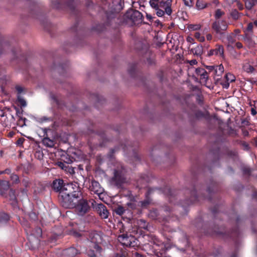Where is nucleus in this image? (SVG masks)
<instances>
[{
  "label": "nucleus",
  "instance_id": "60",
  "mask_svg": "<svg viewBox=\"0 0 257 257\" xmlns=\"http://www.w3.org/2000/svg\"><path fill=\"white\" fill-rule=\"evenodd\" d=\"M0 195L3 196L4 195L3 191L0 189Z\"/></svg>",
  "mask_w": 257,
  "mask_h": 257
},
{
  "label": "nucleus",
  "instance_id": "61",
  "mask_svg": "<svg viewBox=\"0 0 257 257\" xmlns=\"http://www.w3.org/2000/svg\"><path fill=\"white\" fill-rule=\"evenodd\" d=\"M212 66H208L207 67L210 70H213V68L212 67H211Z\"/></svg>",
  "mask_w": 257,
  "mask_h": 257
},
{
  "label": "nucleus",
  "instance_id": "5",
  "mask_svg": "<svg viewBox=\"0 0 257 257\" xmlns=\"http://www.w3.org/2000/svg\"><path fill=\"white\" fill-rule=\"evenodd\" d=\"M172 1H168L167 2H161L160 3L157 2L155 0H150V4L152 8L156 10L159 7L164 9L165 11L166 14L168 15H171L172 12L171 6Z\"/></svg>",
  "mask_w": 257,
  "mask_h": 257
},
{
  "label": "nucleus",
  "instance_id": "46",
  "mask_svg": "<svg viewBox=\"0 0 257 257\" xmlns=\"http://www.w3.org/2000/svg\"><path fill=\"white\" fill-rule=\"evenodd\" d=\"M236 46L237 48L240 49V48H241L242 47V45L241 43L240 42H237L236 43Z\"/></svg>",
  "mask_w": 257,
  "mask_h": 257
},
{
  "label": "nucleus",
  "instance_id": "57",
  "mask_svg": "<svg viewBox=\"0 0 257 257\" xmlns=\"http://www.w3.org/2000/svg\"><path fill=\"white\" fill-rule=\"evenodd\" d=\"M116 257H125V256L124 255H123V254H117L116 255Z\"/></svg>",
  "mask_w": 257,
  "mask_h": 257
},
{
  "label": "nucleus",
  "instance_id": "44",
  "mask_svg": "<svg viewBox=\"0 0 257 257\" xmlns=\"http://www.w3.org/2000/svg\"><path fill=\"white\" fill-rule=\"evenodd\" d=\"M167 191V194L168 195H172V191L170 188H166L165 192Z\"/></svg>",
  "mask_w": 257,
  "mask_h": 257
},
{
  "label": "nucleus",
  "instance_id": "7",
  "mask_svg": "<svg viewBox=\"0 0 257 257\" xmlns=\"http://www.w3.org/2000/svg\"><path fill=\"white\" fill-rule=\"evenodd\" d=\"M89 189L91 192L98 195L99 197L104 192V189L100 184L95 180L91 181Z\"/></svg>",
  "mask_w": 257,
  "mask_h": 257
},
{
  "label": "nucleus",
  "instance_id": "8",
  "mask_svg": "<svg viewBox=\"0 0 257 257\" xmlns=\"http://www.w3.org/2000/svg\"><path fill=\"white\" fill-rule=\"evenodd\" d=\"M133 236H128L126 234H122L118 236V241L124 246H130L132 245V242L134 241Z\"/></svg>",
  "mask_w": 257,
  "mask_h": 257
},
{
  "label": "nucleus",
  "instance_id": "22",
  "mask_svg": "<svg viewBox=\"0 0 257 257\" xmlns=\"http://www.w3.org/2000/svg\"><path fill=\"white\" fill-rule=\"evenodd\" d=\"M10 179L13 184H17L20 182L19 177L16 174H12L10 176Z\"/></svg>",
  "mask_w": 257,
  "mask_h": 257
},
{
  "label": "nucleus",
  "instance_id": "51",
  "mask_svg": "<svg viewBox=\"0 0 257 257\" xmlns=\"http://www.w3.org/2000/svg\"><path fill=\"white\" fill-rule=\"evenodd\" d=\"M146 17L147 18L148 20H151L153 18V17H152V16L150 14H147L146 15Z\"/></svg>",
  "mask_w": 257,
  "mask_h": 257
},
{
  "label": "nucleus",
  "instance_id": "32",
  "mask_svg": "<svg viewBox=\"0 0 257 257\" xmlns=\"http://www.w3.org/2000/svg\"><path fill=\"white\" fill-rule=\"evenodd\" d=\"M253 28V24L252 23H250L247 25V27L245 30V32H251L252 31Z\"/></svg>",
  "mask_w": 257,
  "mask_h": 257
},
{
  "label": "nucleus",
  "instance_id": "15",
  "mask_svg": "<svg viewBox=\"0 0 257 257\" xmlns=\"http://www.w3.org/2000/svg\"><path fill=\"white\" fill-rule=\"evenodd\" d=\"M211 67L213 68L216 75L217 76L221 75L224 72V67L222 64L218 66H212Z\"/></svg>",
  "mask_w": 257,
  "mask_h": 257
},
{
  "label": "nucleus",
  "instance_id": "62",
  "mask_svg": "<svg viewBox=\"0 0 257 257\" xmlns=\"http://www.w3.org/2000/svg\"><path fill=\"white\" fill-rule=\"evenodd\" d=\"M5 173H3V171H1L0 172V174H4Z\"/></svg>",
  "mask_w": 257,
  "mask_h": 257
},
{
  "label": "nucleus",
  "instance_id": "3",
  "mask_svg": "<svg viewBox=\"0 0 257 257\" xmlns=\"http://www.w3.org/2000/svg\"><path fill=\"white\" fill-rule=\"evenodd\" d=\"M228 25L225 20H215L212 24V29L215 34L220 36V38L225 34Z\"/></svg>",
  "mask_w": 257,
  "mask_h": 257
},
{
  "label": "nucleus",
  "instance_id": "52",
  "mask_svg": "<svg viewBox=\"0 0 257 257\" xmlns=\"http://www.w3.org/2000/svg\"><path fill=\"white\" fill-rule=\"evenodd\" d=\"M37 231L38 232V236H41L42 233V230L40 228H38L37 229Z\"/></svg>",
  "mask_w": 257,
  "mask_h": 257
},
{
  "label": "nucleus",
  "instance_id": "30",
  "mask_svg": "<svg viewBox=\"0 0 257 257\" xmlns=\"http://www.w3.org/2000/svg\"><path fill=\"white\" fill-rule=\"evenodd\" d=\"M231 17L235 20L239 18V13L236 10H233L231 13Z\"/></svg>",
  "mask_w": 257,
  "mask_h": 257
},
{
  "label": "nucleus",
  "instance_id": "43",
  "mask_svg": "<svg viewBox=\"0 0 257 257\" xmlns=\"http://www.w3.org/2000/svg\"><path fill=\"white\" fill-rule=\"evenodd\" d=\"M141 222L144 224V225L143 226H142V227L145 229H147V225H146V222L145 220H141Z\"/></svg>",
  "mask_w": 257,
  "mask_h": 257
},
{
  "label": "nucleus",
  "instance_id": "12",
  "mask_svg": "<svg viewBox=\"0 0 257 257\" xmlns=\"http://www.w3.org/2000/svg\"><path fill=\"white\" fill-rule=\"evenodd\" d=\"M190 52L194 55L201 57L203 53V47L202 45H197L196 47L192 48Z\"/></svg>",
  "mask_w": 257,
  "mask_h": 257
},
{
  "label": "nucleus",
  "instance_id": "40",
  "mask_svg": "<svg viewBox=\"0 0 257 257\" xmlns=\"http://www.w3.org/2000/svg\"><path fill=\"white\" fill-rule=\"evenodd\" d=\"M94 247L96 250V251L98 252V253H100L101 248L98 245L95 244Z\"/></svg>",
  "mask_w": 257,
  "mask_h": 257
},
{
  "label": "nucleus",
  "instance_id": "24",
  "mask_svg": "<svg viewBox=\"0 0 257 257\" xmlns=\"http://www.w3.org/2000/svg\"><path fill=\"white\" fill-rule=\"evenodd\" d=\"M17 99L23 107H25L27 105V103L25 99L20 95H18Z\"/></svg>",
  "mask_w": 257,
  "mask_h": 257
},
{
  "label": "nucleus",
  "instance_id": "31",
  "mask_svg": "<svg viewBox=\"0 0 257 257\" xmlns=\"http://www.w3.org/2000/svg\"><path fill=\"white\" fill-rule=\"evenodd\" d=\"M191 203L195 201L197 199V197L196 196V192L195 190H193L191 193Z\"/></svg>",
  "mask_w": 257,
  "mask_h": 257
},
{
  "label": "nucleus",
  "instance_id": "41",
  "mask_svg": "<svg viewBox=\"0 0 257 257\" xmlns=\"http://www.w3.org/2000/svg\"><path fill=\"white\" fill-rule=\"evenodd\" d=\"M188 62L190 64V65H192V66L196 65L197 63V61H196V59H193V60L188 61Z\"/></svg>",
  "mask_w": 257,
  "mask_h": 257
},
{
  "label": "nucleus",
  "instance_id": "23",
  "mask_svg": "<svg viewBox=\"0 0 257 257\" xmlns=\"http://www.w3.org/2000/svg\"><path fill=\"white\" fill-rule=\"evenodd\" d=\"M243 68V70L247 73H251L254 71V68L253 66L247 64L244 65Z\"/></svg>",
  "mask_w": 257,
  "mask_h": 257
},
{
  "label": "nucleus",
  "instance_id": "54",
  "mask_svg": "<svg viewBox=\"0 0 257 257\" xmlns=\"http://www.w3.org/2000/svg\"><path fill=\"white\" fill-rule=\"evenodd\" d=\"M229 86V82H227L226 84H224L223 87L225 88H228Z\"/></svg>",
  "mask_w": 257,
  "mask_h": 257
},
{
  "label": "nucleus",
  "instance_id": "29",
  "mask_svg": "<svg viewBox=\"0 0 257 257\" xmlns=\"http://www.w3.org/2000/svg\"><path fill=\"white\" fill-rule=\"evenodd\" d=\"M124 211L125 210L124 208L122 206H118L115 210V213L119 215H122L124 213Z\"/></svg>",
  "mask_w": 257,
  "mask_h": 257
},
{
  "label": "nucleus",
  "instance_id": "26",
  "mask_svg": "<svg viewBox=\"0 0 257 257\" xmlns=\"http://www.w3.org/2000/svg\"><path fill=\"white\" fill-rule=\"evenodd\" d=\"M156 10V14L158 17H162L164 16L165 11L164 9L161 8V7H159Z\"/></svg>",
  "mask_w": 257,
  "mask_h": 257
},
{
  "label": "nucleus",
  "instance_id": "59",
  "mask_svg": "<svg viewBox=\"0 0 257 257\" xmlns=\"http://www.w3.org/2000/svg\"><path fill=\"white\" fill-rule=\"evenodd\" d=\"M253 25H254L255 26L257 27V21H254L253 23Z\"/></svg>",
  "mask_w": 257,
  "mask_h": 257
},
{
  "label": "nucleus",
  "instance_id": "19",
  "mask_svg": "<svg viewBox=\"0 0 257 257\" xmlns=\"http://www.w3.org/2000/svg\"><path fill=\"white\" fill-rule=\"evenodd\" d=\"M225 15V13L220 9H217L215 11L214 17L216 20H220L219 19Z\"/></svg>",
  "mask_w": 257,
  "mask_h": 257
},
{
  "label": "nucleus",
  "instance_id": "39",
  "mask_svg": "<svg viewBox=\"0 0 257 257\" xmlns=\"http://www.w3.org/2000/svg\"><path fill=\"white\" fill-rule=\"evenodd\" d=\"M22 183L26 187H27L29 184V181L28 179H24L22 181Z\"/></svg>",
  "mask_w": 257,
  "mask_h": 257
},
{
  "label": "nucleus",
  "instance_id": "63",
  "mask_svg": "<svg viewBox=\"0 0 257 257\" xmlns=\"http://www.w3.org/2000/svg\"><path fill=\"white\" fill-rule=\"evenodd\" d=\"M231 257H236V256H235V255H233L231 256Z\"/></svg>",
  "mask_w": 257,
  "mask_h": 257
},
{
  "label": "nucleus",
  "instance_id": "42",
  "mask_svg": "<svg viewBox=\"0 0 257 257\" xmlns=\"http://www.w3.org/2000/svg\"><path fill=\"white\" fill-rule=\"evenodd\" d=\"M251 114L252 115H255L256 114V111L254 108H251Z\"/></svg>",
  "mask_w": 257,
  "mask_h": 257
},
{
  "label": "nucleus",
  "instance_id": "37",
  "mask_svg": "<svg viewBox=\"0 0 257 257\" xmlns=\"http://www.w3.org/2000/svg\"><path fill=\"white\" fill-rule=\"evenodd\" d=\"M185 6L191 7L192 6V0H183Z\"/></svg>",
  "mask_w": 257,
  "mask_h": 257
},
{
  "label": "nucleus",
  "instance_id": "34",
  "mask_svg": "<svg viewBox=\"0 0 257 257\" xmlns=\"http://www.w3.org/2000/svg\"><path fill=\"white\" fill-rule=\"evenodd\" d=\"M127 205L130 208L134 209L136 208V203L135 202H128V203H127Z\"/></svg>",
  "mask_w": 257,
  "mask_h": 257
},
{
  "label": "nucleus",
  "instance_id": "17",
  "mask_svg": "<svg viewBox=\"0 0 257 257\" xmlns=\"http://www.w3.org/2000/svg\"><path fill=\"white\" fill-rule=\"evenodd\" d=\"M257 4V0H247L245 2V7L246 9L250 10Z\"/></svg>",
  "mask_w": 257,
  "mask_h": 257
},
{
  "label": "nucleus",
  "instance_id": "53",
  "mask_svg": "<svg viewBox=\"0 0 257 257\" xmlns=\"http://www.w3.org/2000/svg\"><path fill=\"white\" fill-rule=\"evenodd\" d=\"M42 121H47L50 120V118H48L47 117H43L41 118Z\"/></svg>",
  "mask_w": 257,
  "mask_h": 257
},
{
  "label": "nucleus",
  "instance_id": "9",
  "mask_svg": "<svg viewBox=\"0 0 257 257\" xmlns=\"http://www.w3.org/2000/svg\"><path fill=\"white\" fill-rule=\"evenodd\" d=\"M97 213L102 219H106L108 217L109 212L106 207L103 204H98L95 207Z\"/></svg>",
  "mask_w": 257,
  "mask_h": 257
},
{
  "label": "nucleus",
  "instance_id": "35",
  "mask_svg": "<svg viewBox=\"0 0 257 257\" xmlns=\"http://www.w3.org/2000/svg\"><path fill=\"white\" fill-rule=\"evenodd\" d=\"M57 164L61 169H62L63 170H66L67 166L64 163L61 162H58L57 163Z\"/></svg>",
  "mask_w": 257,
  "mask_h": 257
},
{
  "label": "nucleus",
  "instance_id": "14",
  "mask_svg": "<svg viewBox=\"0 0 257 257\" xmlns=\"http://www.w3.org/2000/svg\"><path fill=\"white\" fill-rule=\"evenodd\" d=\"M10 200L11 201V204L16 207L17 204L16 196L15 195V192L13 190H11L9 193Z\"/></svg>",
  "mask_w": 257,
  "mask_h": 257
},
{
  "label": "nucleus",
  "instance_id": "4",
  "mask_svg": "<svg viewBox=\"0 0 257 257\" xmlns=\"http://www.w3.org/2000/svg\"><path fill=\"white\" fill-rule=\"evenodd\" d=\"M81 196V195L80 197H77V200L74 201L76 202L75 206L71 207V208H76L78 214L80 215H83L88 211L89 206L86 199H79Z\"/></svg>",
  "mask_w": 257,
  "mask_h": 257
},
{
  "label": "nucleus",
  "instance_id": "25",
  "mask_svg": "<svg viewBox=\"0 0 257 257\" xmlns=\"http://www.w3.org/2000/svg\"><path fill=\"white\" fill-rule=\"evenodd\" d=\"M150 203V201L149 199H146L144 201H139L138 205L141 206L143 208L146 207Z\"/></svg>",
  "mask_w": 257,
  "mask_h": 257
},
{
  "label": "nucleus",
  "instance_id": "11",
  "mask_svg": "<svg viewBox=\"0 0 257 257\" xmlns=\"http://www.w3.org/2000/svg\"><path fill=\"white\" fill-rule=\"evenodd\" d=\"M44 139L42 140L43 144L46 147L52 148L54 146L55 143L53 140H51L48 137L47 134L46 132V129L44 132Z\"/></svg>",
  "mask_w": 257,
  "mask_h": 257
},
{
  "label": "nucleus",
  "instance_id": "36",
  "mask_svg": "<svg viewBox=\"0 0 257 257\" xmlns=\"http://www.w3.org/2000/svg\"><path fill=\"white\" fill-rule=\"evenodd\" d=\"M16 89L18 91V95H20V94L24 90L23 88L20 85L16 86Z\"/></svg>",
  "mask_w": 257,
  "mask_h": 257
},
{
  "label": "nucleus",
  "instance_id": "49",
  "mask_svg": "<svg viewBox=\"0 0 257 257\" xmlns=\"http://www.w3.org/2000/svg\"><path fill=\"white\" fill-rule=\"evenodd\" d=\"M133 257H144V256H142V255L140 254L139 253H137V252H135L133 254Z\"/></svg>",
  "mask_w": 257,
  "mask_h": 257
},
{
  "label": "nucleus",
  "instance_id": "27",
  "mask_svg": "<svg viewBox=\"0 0 257 257\" xmlns=\"http://www.w3.org/2000/svg\"><path fill=\"white\" fill-rule=\"evenodd\" d=\"M225 78L227 82H231L235 80V77L231 73H227L225 75Z\"/></svg>",
  "mask_w": 257,
  "mask_h": 257
},
{
  "label": "nucleus",
  "instance_id": "64",
  "mask_svg": "<svg viewBox=\"0 0 257 257\" xmlns=\"http://www.w3.org/2000/svg\"><path fill=\"white\" fill-rule=\"evenodd\" d=\"M245 147H248V145H245Z\"/></svg>",
  "mask_w": 257,
  "mask_h": 257
},
{
  "label": "nucleus",
  "instance_id": "55",
  "mask_svg": "<svg viewBox=\"0 0 257 257\" xmlns=\"http://www.w3.org/2000/svg\"><path fill=\"white\" fill-rule=\"evenodd\" d=\"M253 198L257 199V192H255L252 195Z\"/></svg>",
  "mask_w": 257,
  "mask_h": 257
},
{
  "label": "nucleus",
  "instance_id": "28",
  "mask_svg": "<svg viewBox=\"0 0 257 257\" xmlns=\"http://www.w3.org/2000/svg\"><path fill=\"white\" fill-rule=\"evenodd\" d=\"M195 37L200 42H203L205 41V38L202 36L199 32H196L194 35Z\"/></svg>",
  "mask_w": 257,
  "mask_h": 257
},
{
  "label": "nucleus",
  "instance_id": "1",
  "mask_svg": "<svg viewBox=\"0 0 257 257\" xmlns=\"http://www.w3.org/2000/svg\"><path fill=\"white\" fill-rule=\"evenodd\" d=\"M52 188L56 192H59L62 204L64 207L75 206L76 202L74 201L82 195L76 182L64 184L62 180L56 179L53 182Z\"/></svg>",
  "mask_w": 257,
  "mask_h": 257
},
{
  "label": "nucleus",
  "instance_id": "18",
  "mask_svg": "<svg viewBox=\"0 0 257 257\" xmlns=\"http://www.w3.org/2000/svg\"><path fill=\"white\" fill-rule=\"evenodd\" d=\"M10 217L7 214L4 212L0 213V226L7 223Z\"/></svg>",
  "mask_w": 257,
  "mask_h": 257
},
{
  "label": "nucleus",
  "instance_id": "6",
  "mask_svg": "<svg viewBox=\"0 0 257 257\" xmlns=\"http://www.w3.org/2000/svg\"><path fill=\"white\" fill-rule=\"evenodd\" d=\"M127 16L135 24H139L142 22L143 15L138 11L131 10L127 13Z\"/></svg>",
  "mask_w": 257,
  "mask_h": 257
},
{
  "label": "nucleus",
  "instance_id": "33",
  "mask_svg": "<svg viewBox=\"0 0 257 257\" xmlns=\"http://www.w3.org/2000/svg\"><path fill=\"white\" fill-rule=\"evenodd\" d=\"M242 172L244 174H248L249 175L251 173V170L248 167H243L242 168Z\"/></svg>",
  "mask_w": 257,
  "mask_h": 257
},
{
  "label": "nucleus",
  "instance_id": "21",
  "mask_svg": "<svg viewBox=\"0 0 257 257\" xmlns=\"http://www.w3.org/2000/svg\"><path fill=\"white\" fill-rule=\"evenodd\" d=\"M206 6V4L203 1L198 0L196 2V7L199 10L205 8Z\"/></svg>",
  "mask_w": 257,
  "mask_h": 257
},
{
  "label": "nucleus",
  "instance_id": "47",
  "mask_svg": "<svg viewBox=\"0 0 257 257\" xmlns=\"http://www.w3.org/2000/svg\"><path fill=\"white\" fill-rule=\"evenodd\" d=\"M11 172V169H6V170H5L4 171H3V173H5L6 174H10V173Z\"/></svg>",
  "mask_w": 257,
  "mask_h": 257
},
{
  "label": "nucleus",
  "instance_id": "16",
  "mask_svg": "<svg viewBox=\"0 0 257 257\" xmlns=\"http://www.w3.org/2000/svg\"><path fill=\"white\" fill-rule=\"evenodd\" d=\"M215 55H219L222 57H224V49L222 46L218 45L217 47L213 49Z\"/></svg>",
  "mask_w": 257,
  "mask_h": 257
},
{
  "label": "nucleus",
  "instance_id": "13",
  "mask_svg": "<svg viewBox=\"0 0 257 257\" xmlns=\"http://www.w3.org/2000/svg\"><path fill=\"white\" fill-rule=\"evenodd\" d=\"M65 253L69 257H73L78 254L79 251L75 247H71L66 249Z\"/></svg>",
  "mask_w": 257,
  "mask_h": 257
},
{
  "label": "nucleus",
  "instance_id": "38",
  "mask_svg": "<svg viewBox=\"0 0 257 257\" xmlns=\"http://www.w3.org/2000/svg\"><path fill=\"white\" fill-rule=\"evenodd\" d=\"M227 39L229 43L232 44L234 42L233 38L232 37V35H231V34H229L227 36Z\"/></svg>",
  "mask_w": 257,
  "mask_h": 257
},
{
  "label": "nucleus",
  "instance_id": "48",
  "mask_svg": "<svg viewBox=\"0 0 257 257\" xmlns=\"http://www.w3.org/2000/svg\"><path fill=\"white\" fill-rule=\"evenodd\" d=\"M73 234H74V235L75 236H76V237H80V236H81V233H79V232H76V231H74V232H73Z\"/></svg>",
  "mask_w": 257,
  "mask_h": 257
},
{
  "label": "nucleus",
  "instance_id": "45",
  "mask_svg": "<svg viewBox=\"0 0 257 257\" xmlns=\"http://www.w3.org/2000/svg\"><path fill=\"white\" fill-rule=\"evenodd\" d=\"M212 36L211 35V34H208L207 35H206V39L208 41H210L212 39Z\"/></svg>",
  "mask_w": 257,
  "mask_h": 257
},
{
  "label": "nucleus",
  "instance_id": "20",
  "mask_svg": "<svg viewBox=\"0 0 257 257\" xmlns=\"http://www.w3.org/2000/svg\"><path fill=\"white\" fill-rule=\"evenodd\" d=\"M0 186L2 189L7 190L10 188V183L8 181L0 180Z\"/></svg>",
  "mask_w": 257,
  "mask_h": 257
},
{
  "label": "nucleus",
  "instance_id": "56",
  "mask_svg": "<svg viewBox=\"0 0 257 257\" xmlns=\"http://www.w3.org/2000/svg\"><path fill=\"white\" fill-rule=\"evenodd\" d=\"M89 255L90 256V257H96V254L94 253V252H92V253L91 254H89Z\"/></svg>",
  "mask_w": 257,
  "mask_h": 257
},
{
  "label": "nucleus",
  "instance_id": "2",
  "mask_svg": "<svg viewBox=\"0 0 257 257\" xmlns=\"http://www.w3.org/2000/svg\"><path fill=\"white\" fill-rule=\"evenodd\" d=\"M124 181V171L122 167L121 166L120 169L114 170V176L111 178L110 182L112 185L117 187H120Z\"/></svg>",
  "mask_w": 257,
  "mask_h": 257
},
{
  "label": "nucleus",
  "instance_id": "10",
  "mask_svg": "<svg viewBox=\"0 0 257 257\" xmlns=\"http://www.w3.org/2000/svg\"><path fill=\"white\" fill-rule=\"evenodd\" d=\"M195 78L196 80H197L198 77H199L200 79L203 82H206L208 80V76L207 72L203 68H196L195 69Z\"/></svg>",
  "mask_w": 257,
  "mask_h": 257
},
{
  "label": "nucleus",
  "instance_id": "58",
  "mask_svg": "<svg viewBox=\"0 0 257 257\" xmlns=\"http://www.w3.org/2000/svg\"><path fill=\"white\" fill-rule=\"evenodd\" d=\"M192 40H193V39H192V38L188 37V38H187V41H188V42H191V41H192Z\"/></svg>",
  "mask_w": 257,
  "mask_h": 257
},
{
  "label": "nucleus",
  "instance_id": "50",
  "mask_svg": "<svg viewBox=\"0 0 257 257\" xmlns=\"http://www.w3.org/2000/svg\"><path fill=\"white\" fill-rule=\"evenodd\" d=\"M213 49L210 50L208 53V56H210L214 55Z\"/></svg>",
  "mask_w": 257,
  "mask_h": 257
}]
</instances>
